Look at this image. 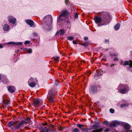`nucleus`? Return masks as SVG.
<instances>
[{
  "instance_id": "16",
  "label": "nucleus",
  "mask_w": 132,
  "mask_h": 132,
  "mask_svg": "<svg viewBox=\"0 0 132 132\" xmlns=\"http://www.w3.org/2000/svg\"><path fill=\"white\" fill-rule=\"evenodd\" d=\"M10 44H15L16 45H22V43L21 42H17L15 43L13 42H10L9 43Z\"/></svg>"
},
{
  "instance_id": "37",
  "label": "nucleus",
  "mask_w": 132,
  "mask_h": 132,
  "mask_svg": "<svg viewBox=\"0 0 132 132\" xmlns=\"http://www.w3.org/2000/svg\"><path fill=\"white\" fill-rule=\"evenodd\" d=\"M75 17V18H77V17H78V15L77 13H76Z\"/></svg>"
},
{
  "instance_id": "44",
  "label": "nucleus",
  "mask_w": 132,
  "mask_h": 132,
  "mask_svg": "<svg viewBox=\"0 0 132 132\" xmlns=\"http://www.w3.org/2000/svg\"><path fill=\"white\" fill-rule=\"evenodd\" d=\"M114 64H112L111 65V66L112 67L113 66H114Z\"/></svg>"
},
{
  "instance_id": "18",
  "label": "nucleus",
  "mask_w": 132,
  "mask_h": 132,
  "mask_svg": "<svg viewBox=\"0 0 132 132\" xmlns=\"http://www.w3.org/2000/svg\"><path fill=\"white\" fill-rule=\"evenodd\" d=\"M120 26V25L119 23H117L114 27V29L115 30H118Z\"/></svg>"
},
{
  "instance_id": "26",
  "label": "nucleus",
  "mask_w": 132,
  "mask_h": 132,
  "mask_svg": "<svg viewBox=\"0 0 132 132\" xmlns=\"http://www.w3.org/2000/svg\"><path fill=\"white\" fill-rule=\"evenodd\" d=\"M67 39L70 40H72L73 39V37L71 36H69L68 37Z\"/></svg>"
},
{
  "instance_id": "50",
  "label": "nucleus",
  "mask_w": 132,
  "mask_h": 132,
  "mask_svg": "<svg viewBox=\"0 0 132 132\" xmlns=\"http://www.w3.org/2000/svg\"><path fill=\"white\" fill-rule=\"evenodd\" d=\"M127 132H128V131Z\"/></svg>"
},
{
  "instance_id": "4",
  "label": "nucleus",
  "mask_w": 132,
  "mask_h": 132,
  "mask_svg": "<svg viewBox=\"0 0 132 132\" xmlns=\"http://www.w3.org/2000/svg\"><path fill=\"white\" fill-rule=\"evenodd\" d=\"M37 82V80L36 78L31 77L29 79L28 83L30 86L33 87L36 86Z\"/></svg>"
},
{
  "instance_id": "2",
  "label": "nucleus",
  "mask_w": 132,
  "mask_h": 132,
  "mask_svg": "<svg viewBox=\"0 0 132 132\" xmlns=\"http://www.w3.org/2000/svg\"><path fill=\"white\" fill-rule=\"evenodd\" d=\"M118 89L120 90L119 92L124 94L129 91V87L128 85H120L118 87Z\"/></svg>"
},
{
  "instance_id": "1",
  "label": "nucleus",
  "mask_w": 132,
  "mask_h": 132,
  "mask_svg": "<svg viewBox=\"0 0 132 132\" xmlns=\"http://www.w3.org/2000/svg\"><path fill=\"white\" fill-rule=\"evenodd\" d=\"M110 14L109 13L104 12L102 16L103 19L100 16H95L94 18L95 22L97 24H99L102 21L103 25H106L109 24L111 19Z\"/></svg>"
},
{
  "instance_id": "14",
  "label": "nucleus",
  "mask_w": 132,
  "mask_h": 132,
  "mask_svg": "<svg viewBox=\"0 0 132 132\" xmlns=\"http://www.w3.org/2000/svg\"><path fill=\"white\" fill-rule=\"evenodd\" d=\"M77 126L80 129L82 130V131H84L85 126L82 124H78L77 125Z\"/></svg>"
},
{
  "instance_id": "23",
  "label": "nucleus",
  "mask_w": 132,
  "mask_h": 132,
  "mask_svg": "<svg viewBox=\"0 0 132 132\" xmlns=\"http://www.w3.org/2000/svg\"><path fill=\"white\" fill-rule=\"evenodd\" d=\"M96 87L94 86L92 87L91 90L92 92H94L95 91H96Z\"/></svg>"
},
{
  "instance_id": "47",
  "label": "nucleus",
  "mask_w": 132,
  "mask_h": 132,
  "mask_svg": "<svg viewBox=\"0 0 132 132\" xmlns=\"http://www.w3.org/2000/svg\"><path fill=\"white\" fill-rule=\"evenodd\" d=\"M1 75L0 74V80H1Z\"/></svg>"
},
{
  "instance_id": "17",
  "label": "nucleus",
  "mask_w": 132,
  "mask_h": 132,
  "mask_svg": "<svg viewBox=\"0 0 132 132\" xmlns=\"http://www.w3.org/2000/svg\"><path fill=\"white\" fill-rule=\"evenodd\" d=\"M103 129V128H100L99 129L93 130L92 132H102Z\"/></svg>"
},
{
  "instance_id": "10",
  "label": "nucleus",
  "mask_w": 132,
  "mask_h": 132,
  "mask_svg": "<svg viewBox=\"0 0 132 132\" xmlns=\"http://www.w3.org/2000/svg\"><path fill=\"white\" fill-rule=\"evenodd\" d=\"M8 91L11 93L13 92L15 90V87L13 86H7Z\"/></svg>"
},
{
  "instance_id": "48",
  "label": "nucleus",
  "mask_w": 132,
  "mask_h": 132,
  "mask_svg": "<svg viewBox=\"0 0 132 132\" xmlns=\"http://www.w3.org/2000/svg\"><path fill=\"white\" fill-rule=\"evenodd\" d=\"M3 82H4V80H3Z\"/></svg>"
},
{
  "instance_id": "27",
  "label": "nucleus",
  "mask_w": 132,
  "mask_h": 132,
  "mask_svg": "<svg viewBox=\"0 0 132 132\" xmlns=\"http://www.w3.org/2000/svg\"><path fill=\"white\" fill-rule=\"evenodd\" d=\"M128 105V104H122L120 105V107L121 108H123L127 106Z\"/></svg>"
},
{
  "instance_id": "13",
  "label": "nucleus",
  "mask_w": 132,
  "mask_h": 132,
  "mask_svg": "<svg viewBox=\"0 0 132 132\" xmlns=\"http://www.w3.org/2000/svg\"><path fill=\"white\" fill-rule=\"evenodd\" d=\"M23 121L25 122L24 123V124L26 125L28 124H30L31 123V121L30 120V118H29L27 119H26L25 120H23Z\"/></svg>"
},
{
  "instance_id": "33",
  "label": "nucleus",
  "mask_w": 132,
  "mask_h": 132,
  "mask_svg": "<svg viewBox=\"0 0 132 132\" xmlns=\"http://www.w3.org/2000/svg\"><path fill=\"white\" fill-rule=\"evenodd\" d=\"M104 123L105 125H107L108 124V122L106 121H104Z\"/></svg>"
},
{
  "instance_id": "20",
  "label": "nucleus",
  "mask_w": 132,
  "mask_h": 132,
  "mask_svg": "<svg viewBox=\"0 0 132 132\" xmlns=\"http://www.w3.org/2000/svg\"><path fill=\"white\" fill-rule=\"evenodd\" d=\"M59 32L60 35L62 36L64 33V31L63 29H61L60 30Z\"/></svg>"
},
{
  "instance_id": "28",
  "label": "nucleus",
  "mask_w": 132,
  "mask_h": 132,
  "mask_svg": "<svg viewBox=\"0 0 132 132\" xmlns=\"http://www.w3.org/2000/svg\"><path fill=\"white\" fill-rule=\"evenodd\" d=\"M93 127L94 129H96L98 127H99V126L97 124H95L93 125Z\"/></svg>"
},
{
  "instance_id": "25",
  "label": "nucleus",
  "mask_w": 132,
  "mask_h": 132,
  "mask_svg": "<svg viewBox=\"0 0 132 132\" xmlns=\"http://www.w3.org/2000/svg\"><path fill=\"white\" fill-rule=\"evenodd\" d=\"M59 57H56L54 58V60L56 62H57L59 60Z\"/></svg>"
},
{
  "instance_id": "32",
  "label": "nucleus",
  "mask_w": 132,
  "mask_h": 132,
  "mask_svg": "<svg viewBox=\"0 0 132 132\" xmlns=\"http://www.w3.org/2000/svg\"><path fill=\"white\" fill-rule=\"evenodd\" d=\"M30 43V42L29 41H25L24 43V44H29Z\"/></svg>"
},
{
  "instance_id": "7",
  "label": "nucleus",
  "mask_w": 132,
  "mask_h": 132,
  "mask_svg": "<svg viewBox=\"0 0 132 132\" xmlns=\"http://www.w3.org/2000/svg\"><path fill=\"white\" fill-rule=\"evenodd\" d=\"M119 123V122L117 121H114L110 123L108 125V126L110 127H113L118 126Z\"/></svg>"
},
{
  "instance_id": "42",
  "label": "nucleus",
  "mask_w": 132,
  "mask_h": 132,
  "mask_svg": "<svg viewBox=\"0 0 132 132\" xmlns=\"http://www.w3.org/2000/svg\"><path fill=\"white\" fill-rule=\"evenodd\" d=\"M68 1V0H65V3H66Z\"/></svg>"
},
{
  "instance_id": "34",
  "label": "nucleus",
  "mask_w": 132,
  "mask_h": 132,
  "mask_svg": "<svg viewBox=\"0 0 132 132\" xmlns=\"http://www.w3.org/2000/svg\"><path fill=\"white\" fill-rule=\"evenodd\" d=\"M109 130H110V129L109 128H107L105 129V132H107V131H109Z\"/></svg>"
},
{
  "instance_id": "12",
  "label": "nucleus",
  "mask_w": 132,
  "mask_h": 132,
  "mask_svg": "<svg viewBox=\"0 0 132 132\" xmlns=\"http://www.w3.org/2000/svg\"><path fill=\"white\" fill-rule=\"evenodd\" d=\"M26 22L31 27H32L34 24L33 21L31 20H26Z\"/></svg>"
},
{
  "instance_id": "15",
  "label": "nucleus",
  "mask_w": 132,
  "mask_h": 132,
  "mask_svg": "<svg viewBox=\"0 0 132 132\" xmlns=\"http://www.w3.org/2000/svg\"><path fill=\"white\" fill-rule=\"evenodd\" d=\"M9 26L7 24H6L4 26L3 29L4 31H7L9 29Z\"/></svg>"
},
{
  "instance_id": "43",
  "label": "nucleus",
  "mask_w": 132,
  "mask_h": 132,
  "mask_svg": "<svg viewBox=\"0 0 132 132\" xmlns=\"http://www.w3.org/2000/svg\"><path fill=\"white\" fill-rule=\"evenodd\" d=\"M98 76V75L97 74V73H96V74H95V76Z\"/></svg>"
},
{
  "instance_id": "35",
  "label": "nucleus",
  "mask_w": 132,
  "mask_h": 132,
  "mask_svg": "<svg viewBox=\"0 0 132 132\" xmlns=\"http://www.w3.org/2000/svg\"><path fill=\"white\" fill-rule=\"evenodd\" d=\"M72 42H73V43L74 44H77V43L75 40L73 41Z\"/></svg>"
},
{
  "instance_id": "24",
  "label": "nucleus",
  "mask_w": 132,
  "mask_h": 132,
  "mask_svg": "<svg viewBox=\"0 0 132 132\" xmlns=\"http://www.w3.org/2000/svg\"><path fill=\"white\" fill-rule=\"evenodd\" d=\"M48 128L46 127H44V132H48Z\"/></svg>"
},
{
  "instance_id": "36",
  "label": "nucleus",
  "mask_w": 132,
  "mask_h": 132,
  "mask_svg": "<svg viewBox=\"0 0 132 132\" xmlns=\"http://www.w3.org/2000/svg\"><path fill=\"white\" fill-rule=\"evenodd\" d=\"M118 60V59L116 57H115L114 59V60L115 61H117Z\"/></svg>"
},
{
  "instance_id": "39",
  "label": "nucleus",
  "mask_w": 132,
  "mask_h": 132,
  "mask_svg": "<svg viewBox=\"0 0 132 132\" xmlns=\"http://www.w3.org/2000/svg\"><path fill=\"white\" fill-rule=\"evenodd\" d=\"M3 46L1 44H0V48H2L3 47Z\"/></svg>"
},
{
  "instance_id": "21",
  "label": "nucleus",
  "mask_w": 132,
  "mask_h": 132,
  "mask_svg": "<svg viewBox=\"0 0 132 132\" xmlns=\"http://www.w3.org/2000/svg\"><path fill=\"white\" fill-rule=\"evenodd\" d=\"M124 127L126 129H128L130 128V126L128 124H125L124 125Z\"/></svg>"
},
{
  "instance_id": "8",
  "label": "nucleus",
  "mask_w": 132,
  "mask_h": 132,
  "mask_svg": "<svg viewBox=\"0 0 132 132\" xmlns=\"http://www.w3.org/2000/svg\"><path fill=\"white\" fill-rule=\"evenodd\" d=\"M24 123L25 122L22 120L20 123L18 124L16 126H15L14 128L16 129H18L22 125L24 124Z\"/></svg>"
},
{
  "instance_id": "31",
  "label": "nucleus",
  "mask_w": 132,
  "mask_h": 132,
  "mask_svg": "<svg viewBox=\"0 0 132 132\" xmlns=\"http://www.w3.org/2000/svg\"><path fill=\"white\" fill-rule=\"evenodd\" d=\"M44 128L42 127H41L40 128V132H44Z\"/></svg>"
},
{
  "instance_id": "41",
  "label": "nucleus",
  "mask_w": 132,
  "mask_h": 132,
  "mask_svg": "<svg viewBox=\"0 0 132 132\" xmlns=\"http://www.w3.org/2000/svg\"><path fill=\"white\" fill-rule=\"evenodd\" d=\"M45 16V17H44V20H45V19L46 18H47L48 16Z\"/></svg>"
},
{
  "instance_id": "6",
  "label": "nucleus",
  "mask_w": 132,
  "mask_h": 132,
  "mask_svg": "<svg viewBox=\"0 0 132 132\" xmlns=\"http://www.w3.org/2000/svg\"><path fill=\"white\" fill-rule=\"evenodd\" d=\"M8 20L9 22L13 24L15 23L16 19L11 16H9L8 17Z\"/></svg>"
},
{
  "instance_id": "22",
  "label": "nucleus",
  "mask_w": 132,
  "mask_h": 132,
  "mask_svg": "<svg viewBox=\"0 0 132 132\" xmlns=\"http://www.w3.org/2000/svg\"><path fill=\"white\" fill-rule=\"evenodd\" d=\"M78 131L79 130L77 128H76L74 129H73L71 130L72 132H78Z\"/></svg>"
},
{
  "instance_id": "11",
  "label": "nucleus",
  "mask_w": 132,
  "mask_h": 132,
  "mask_svg": "<svg viewBox=\"0 0 132 132\" xmlns=\"http://www.w3.org/2000/svg\"><path fill=\"white\" fill-rule=\"evenodd\" d=\"M68 13L67 12V11H63L62 14H61L59 16V17L58 19H60V18L62 16H64L65 15H67Z\"/></svg>"
},
{
  "instance_id": "30",
  "label": "nucleus",
  "mask_w": 132,
  "mask_h": 132,
  "mask_svg": "<svg viewBox=\"0 0 132 132\" xmlns=\"http://www.w3.org/2000/svg\"><path fill=\"white\" fill-rule=\"evenodd\" d=\"M110 111L111 113H113L114 112V110L113 109H110Z\"/></svg>"
},
{
  "instance_id": "9",
  "label": "nucleus",
  "mask_w": 132,
  "mask_h": 132,
  "mask_svg": "<svg viewBox=\"0 0 132 132\" xmlns=\"http://www.w3.org/2000/svg\"><path fill=\"white\" fill-rule=\"evenodd\" d=\"M129 64L130 67L132 68V61L130 60L129 62L127 61H125L123 65H128Z\"/></svg>"
},
{
  "instance_id": "3",
  "label": "nucleus",
  "mask_w": 132,
  "mask_h": 132,
  "mask_svg": "<svg viewBox=\"0 0 132 132\" xmlns=\"http://www.w3.org/2000/svg\"><path fill=\"white\" fill-rule=\"evenodd\" d=\"M47 98L49 102L52 103L54 102V96L52 90H50L49 91Z\"/></svg>"
},
{
  "instance_id": "49",
  "label": "nucleus",
  "mask_w": 132,
  "mask_h": 132,
  "mask_svg": "<svg viewBox=\"0 0 132 132\" xmlns=\"http://www.w3.org/2000/svg\"><path fill=\"white\" fill-rule=\"evenodd\" d=\"M121 64H122V63H121Z\"/></svg>"
},
{
  "instance_id": "40",
  "label": "nucleus",
  "mask_w": 132,
  "mask_h": 132,
  "mask_svg": "<svg viewBox=\"0 0 132 132\" xmlns=\"http://www.w3.org/2000/svg\"><path fill=\"white\" fill-rule=\"evenodd\" d=\"M84 131H82L85 132L87 130V129L86 128H84Z\"/></svg>"
},
{
  "instance_id": "29",
  "label": "nucleus",
  "mask_w": 132,
  "mask_h": 132,
  "mask_svg": "<svg viewBox=\"0 0 132 132\" xmlns=\"http://www.w3.org/2000/svg\"><path fill=\"white\" fill-rule=\"evenodd\" d=\"M27 51L28 53H31L32 52V50L31 49H29L27 50Z\"/></svg>"
},
{
  "instance_id": "5",
  "label": "nucleus",
  "mask_w": 132,
  "mask_h": 132,
  "mask_svg": "<svg viewBox=\"0 0 132 132\" xmlns=\"http://www.w3.org/2000/svg\"><path fill=\"white\" fill-rule=\"evenodd\" d=\"M43 102L39 98H36L33 100V105L35 106H41L43 104Z\"/></svg>"
},
{
  "instance_id": "38",
  "label": "nucleus",
  "mask_w": 132,
  "mask_h": 132,
  "mask_svg": "<svg viewBox=\"0 0 132 132\" xmlns=\"http://www.w3.org/2000/svg\"><path fill=\"white\" fill-rule=\"evenodd\" d=\"M84 39L85 40H87L88 39V38L87 37H84Z\"/></svg>"
},
{
  "instance_id": "45",
  "label": "nucleus",
  "mask_w": 132,
  "mask_h": 132,
  "mask_svg": "<svg viewBox=\"0 0 132 132\" xmlns=\"http://www.w3.org/2000/svg\"><path fill=\"white\" fill-rule=\"evenodd\" d=\"M108 40H105V42H108Z\"/></svg>"
},
{
  "instance_id": "19",
  "label": "nucleus",
  "mask_w": 132,
  "mask_h": 132,
  "mask_svg": "<svg viewBox=\"0 0 132 132\" xmlns=\"http://www.w3.org/2000/svg\"><path fill=\"white\" fill-rule=\"evenodd\" d=\"M14 122L13 121H10L8 123L7 125L9 127L12 126L14 124Z\"/></svg>"
},
{
  "instance_id": "46",
  "label": "nucleus",
  "mask_w": 132,
  "mask_h": 132,
  "mask_svg": "<svg viewBox=\"0 0 132 132\" xmlns=\"http://www.w3.org/2000/svg\"><path fill=\"white\" fill-rule=\"evenodd\" d=\"M47 123H45V124H43V125L44 126H45V125Z\"/></svg>"
}]
</instances>
